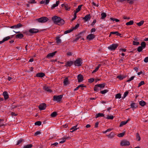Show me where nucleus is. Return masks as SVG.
I'll return each mask as SVG.
<instances>
[{
  "instance_id": "obj_33",
  "label": "nucleus",
  "mask_w": 148,
  "mask_h": 148,
  "mask_svg": "<svg viewBox=\"0 0 148 148\" xmlns=\"http://www.w3.org/2000/svg\"><path fill=\"white\" fill-rule=\"evenodd\" d=\"M61 140H60L59 141V143L61 144L65 142L66 141V138H61Z\"/></svg>"
},
{
  "instance_id": "obj_64",
  "label": "nucleus",
  "mask_w": 148,
  "mask_h": 148,
  "mask_svg": "<svg viewBox=\"0 0 148 148\" xmlns=\"http://www.w3.org/2000/svg\"><path fill=\"white\" fill-rule=\"evenodd\" d=\"M96 20L95 19L92 22V23L91 24V25L92 26H93L94 25V24L96 23Z\"/></svg>"
},
{
  "instance_id": "obj_8",
  "label": "nucleus",
  "mask_w": 148,
  "mask_h": 148,
  "mask_svg": "<svg viewBox=\"0 0 148 148\" xmlns=\"http://www.w3.org/2000/svg\"><path fill=\"white\" fill-rule=\"evenodd\" d=\"M95 37V36L92 34H90L87 36L86 37L87 39L89 40H92Z\"/></svg>"
},
{
  "instance_id": "obj_55",
  "label": "nucleus",
  "mask_w": 148,
  "mask_h": 148,
  "mask_svg": "<svg viewBox=\"0 0 148 148\" xmlns=\"http://www.w3.org/2000/svg\"><path fill=\"white\" fill-rule=\"evenodd\" d=\"M117 77L120 80L123 79L124 78V77L121 75L118 76H117Z\"/></svg>"
},
{
  "instance_id": "obj_12",
  "label": "nucleus",
  "mask_w": 148,
  "mask_h": 148,
  "mask_svg": "<svg viewBox=\"0 0 148 148\" xmlns=\"http://www.w3.org/2000/svg\"><path fill=\"white\" fill-rule=\"evenodd\" d=\"M38 32V30L37 29L33 28L30 29L29 30V32L32 33H35Z\"/></svg>"
},
{
  "instance_id": "obj_1",
  "label": "nucleus",
  "mask_w": 148,
  "mask_h": 148,
  "mask_svg": "<svg viewBox=\"0 0 148 148\" xmlns=\"http://www.w3.org/2000/svg\"><path fill=\"white\" fill-rule=\"evenodd\" d=\"M52 19L55 24L59 25H62L64 23V21L63 19L57 16H53Z\"/></svg>"
},
{
  "instance_id": "obj_48",
  "label": "nucleus",
  "mask_w": 148,
  "mask_h": 148,
  "mask_svg": "<svg viewBox=\"0 0 148 148\" xmlns=\"http://www.w3.org/2000/svg\"><path fill=\"white\" fill-rule=\"evenodd\" d=\"M143 49V48L139 46L137 49V51L138 52H140L142 51Z\"/></svg>"
},
{
  "instance_id": "obj_30",
  "label": "nucleus",
  "mask_w": 148,
  "mask_h": 148,
  "mask_svg": "<svg viewBox=\"0 0 148 148\" xmlns=\"http://www.w3.org/2000/svg\"><path fill=\"white\" fill-rule=\"evenodd\" d=\"M104 115L103 113H99L97 114L96 116V118H97L99 117L104 116Z\"/></svg>"
},
{
  "instance_id": "obj_62",
  "label": "nucleus",
  "mask_w": 148,
  "mask_h": 148,
  "mask_svg": "<svg viewBox=\"0 0 148 148\" xmlns=\"http://www.w3.org/2000/svg\"><path fill=\"white\" fill-rule=\"evenodd\" d=\"M92 4L93 5L96 6V7H98L99 6L98 4H96L94 2H92Z\"/></svg>"
},
{
  "instance_id": "obj_44",
  "label": "nucleus",
  "mask_w": 148,
  "mask_h": 148,
  "mask_svg": "<svg viewBox=\"0 0 148 148\" xmlns=\"http://www.w3.org/2000/svg\"><path fill=\"white\" fill-rule=\"evenodd\" d=\"M144 21H141L137 23V24L139 26H140L142 25L144 23Z\"/></svg>"
},
{
  "instance_id": "obj_34",
  "label": "nucleus",
  "mask_w": 148,
  "mask_h": 148,
  "mask_svg": "<svg viewBox=\"0 0 148 148\" xmlns=\"http://www.w3.org/2000/svg\"><path fill=\"white\" fill-rule=\"evenodd\" d=\"M56 40L57 43L58 44H59L61 42V40L60 39V37H57L56 39Z\"/></svg>"
},
{
  "instance_id": "obj_26",
  "label": "nucleus",
  "mask_w": 148,
  "mask_h": 148,
  "mask_svg": "<svg viewBox=\"0 0 148 148\" xmlns=\"http://www.w3.org/2000/svg\"><path fill=\"white\" fill-rule=\"evenodd\" d=\"M82 5H80L78 6L77 8L76 9V11L75 12V13H77L78 12L81 10Z\"/></svg>"
},
{
  "instance_id": "obj_39",
  "label": "nucleus",
  "mask_w": 148,
  "mask_h": 148,
  "mask_svg": "<svg viewBox=\"0 0 148 148\" xmlns=\"http://www.w3.org/2000/svg\"><path fill=\"white\" fill-rule=\"evenodd\" d=\"M115 97L116 99H120L121 98V95L120 93L117 94L115 95Z\"/></svg>"
},
{
  "instance_id": "obj_57",
  "label": "nucleus",
  "mask_w": 148,
  "mask_h": 148,
  "mask_svg": "<svg viewBox=\"0 0 148 148\" xmlns=\"http://www.w3.org/2000/svg\"><path fill=\"white\" fill-rule=\"evenodd\" d=\"M28 3H35L36 2L35 0H30L28 1Z\"/></svg>"
},
{
  "instance_id": "obj_52",
  "label": "nucleus",
  "mask_w": 148,
  "mask_h": 148,
  "mask_svg": "<svg viewBox=\"0 0 148 148\" xmlns=\"http://www.w3.org/2000/svg\"><path fill=\"white\" fill-rule=\"evenodd\" d=\"M10 38V37L9 36H7V37H5L3 39V40L5 42V41H7V40H9Z\"/></svg>"
},
{
  "instance_id": "obj_21",
  "label": "nucleus",
  "mask_w": 148,
  "mask_h": 148,
  "mask_svg": "<svg viewBox=\"0 0 148 148\" xmlns=\"http://www.w3.org/2000/svg\"><path fill=\"white\" fill-rule=\"evenodd\" d=\"M115 135V134L113 132H111L110 134L107 135L108 138H113Z\"/></svg>"
},
{
  "instance_id": "obj_20",
  "label": "nucleus",
  "mask_w": 148,
  "mask_h": 148,
  "mask_svg": "<svg viewBox=\"0 0 148 148\" xmlns=\"http://www.w3.org/2000/svg\"><path fill=\"white\" fill-rule=\"evenodd\" d=\"M77 125H76L74 126L70 130H72V131H70L71 132H73L75 131L77 129H78V128L77 127Z\"/></svg>"
},
{
  "instance_id": "obj_63",
  "label": "nucleus",
  "mask_w": 148,
  "mask_h": 148,
  "mask_svg": "<svg viewBox=\"0 0 148 148\" xmlns=\"http://www.w3.org/2000/svg\"><path fill=\"white\" fill-rule=\"evenodd\" d=\"M40 134V131H37L34 134V135L35 136H36L37 135H39Z\"/></svg>"
},
{
  "instance_id": "obj_15",
  "label": "nucleus",
  "mask_w": 148,
  "mask_h": 148,
  "mask_svg": "<svg viewBox=\"0 0 148 148\" xmlns=\"http://www.w3.org/2000/svg\"><path fill=\"white\" fill-rule=\"evenodd\" d=\"M73 63V62L72 61H68L66 63L65 66H71Z\"/></svg>"
},
{
  "instance_id": "obj_6",
  "label": "nucleus",
  "mask_w": 148,
  "mask_h": 148,
  "mask_svg": "<svg viewBox=\"0 0 148 148\" xmlns=\"http://www.w3.org/2000/svg\"><path fill=\"white\" fill-rule=\"evenodd\" d=\"M62 97V95H60L57 96H54L53 97V99L54 101L59 102L61 100Z\"/></svg>"
},
{
  "instance_id": "obj_45",
  "label": "nucleus",
  "mask_w": 148,
  "mask_h": 148,
  "mask_svg": "<svg viewBox=\"0 0 148 148\" xmlns=\"http://www.w3.org/2000/svg\"><path fill=\"white\" fill-rule=\"evenodd\" d=\"M79 26V24H77L75 27H72L73 30L76 29H77Z\"/></svg>"
},
{
  "instance_id": "obj_47",
  "label": "nucleus",
  "mask_w": 148,
  "mask_h": 148,
  "mask_svg": "<svg viewBox=\"0 0 148 148\" xmlns=\"http://www.w3.org/2000/svg\"><path fill=\"white\" fill-rule=\"evenodd\" d=\"M64 7L65 8V10H66L69 11L70 8L66 4Z\"/></svg>"
},
{
  "instance_id": "obj_25",
  "label": "nucleus",
  "mask_w": 148,
  "mask_h": 148,
  "mask_svg": "<svg viewBox=\"0 0 148 148\" xmlns=\"http://www.w3.org/2000/svg\"><path fill=\"white\" fill-rule=\"evenodd\" d=\"M130 108H132L133 110L136 108L137 106L136 105V104L134 103H132L130 105Z\"/></svg>"
},
{
  "instance_id": "obj_41",
  "label": "nucleus",
  "mask_w": 148,
  "mask_h": 148,
  "mask_svg": "<svg viewBox=\"0 0 148 148\" xmlns=\"http://www.w3.org/2000/svg\"><path fill=\"white\" fill-rule=\"evenodd\" d=\"M128 91L125 92L124 93L123 96L122 98V99H124L128 95Z\"/></svg>"
},
{
  "instance_id": "obj_49",
  "label": "nucleus",
  "mask_w": 148,
  "mask_h": 148,
  "mask_svg": "<svg viewBox=\"0 0 148 148\" xmlns=\"http://www.w3.org/2000/svg\"><path fill=\"white\" fill-rule=\"evenodd\" d=\"M113 116H107L106 119H113Z\"/></svg>"
},
{
  "instance_id": "obj_53",
  "label": "nucleus",
  "mask_w": 148,
  "mask_h": 148,
  "mask_svg": "<svg viewBox=\"0 0 148 148\" xmlns=\"http://www.w3.org/2000/svg\"><path fill=\"white\" fill-rule=\"evenodd\" d=\"M134 77H135L134 76H133L132 77H130L129 79L127 81V82H129L131 81L132 80H133L134 79Z\"/></svg>"
},
{
  "instance_id": "obj_40",
  "label": "nucleus",
  "mask_w": 148,
  "mask_h": 148,
  "mask_svg": "<svg viewBox=\"0 0 148 148\" xmlns=\"http://www.w3.org/2000/svg\"><path fill=\"white\" fill-rule=\"evenodd\" d=\"M105 86V84H97V86H98V87H99L100 88H104Z\"/></svg>"
},
{
  "instance_id": "obj_19",
  "label": "nucleus",
  "mask_w": 148,
  "mask_h": 148,
  "mask_svg": "<svg viewBox=\"0 0 148 148\" xmlns=\"http://www.w3.org/2000/svg\"><path fill=\"white\" fill-rule=\"evenodd\" d=\"M3 95L5 100H6L8 98V95L7 92H4L3 93Z\"/></svg>"
},
{
  "instance_id": "obj_9",
  "label": "nucleus",
  "mask_w": 148,
  "mask_h": 148,
  "mask_svg": "<svg viewBox=\"0 0 148 148\" xmlns=\"http://www.w3.org/2000/svg\"><path fill=\"white\" fill-rule=\"evenodd\" d=\"M91 16L90 14H87L83 18V19L85 21H89L91 18Z\"/></svg>"
},
{
  "instance_id": "obj_60",
  "label": "nucleus",
  "mask_w": 148,
  "mask_h": 148,
  "mask_svg": "<svg viewBox=\"0 0 148 148\" xmlns=\"http://www.w3.org/2000/svg\"><path fill=\"white\" fill-rule=\"evenodd\" d=\"M144 62L145 63L148 62V57H146L144 59Z\"/></svg>"
},
{
  "instance_id": "obj_35",
  "label": "nucleus",
  "mask_w": 148,
  "mask_h": 148,
  "mask_svg": "<svg viewBox=\"0 0 148 148\" xmlns=\"http://www.w3.org/2000/svg\"><path fill=\"white\" fill-rule=\"evenodd\" d=\"M143 48L144 49L145 48L146 46V43L144 42H143L141 44V46H140Z\"/></svg>"
},
{
  "instance_id": "obj_13",
  "label": "nucleus",
  "mask_w": 148,
  "mask_h": 148,
  "mask_svg": "<svg viewBox=\"0 0 148 148\" xmlns=\"http://www.w3.org/2000/svg\"><path fill=\"white\" fill-rule=\"evenodd\" d=\"M43 89L49 92H52V91L50 89V88L48 86H44L43 87Z\"/></svg>"
},
{
  "instance_id": "obj_56",
  "label": "nucleus",
  "mask_w": 148,
  "mask_h": 148,
  "mask_svg": "<svg viewBox=\"0 0 148 148\" xmlns=\"http://www.w3.org/2000/svg\"><path fill=\"white\" fill-rule=\"evenodd\" d=\"M141 74H143V75H144L145 74V73L144 71H141L137 73V75H140Z\"/></svg>"
},
{
  "instance_id": "obj_46",
  "label": "nucleus",
  "mask_w": 148,
  "mask_h": 148,
  "mask_svg": "<svg viewBox=\"0 0 148 148\" xmlns=\"http://www.w3.org/2000/svg\"><path fill=\"white\" fill-rule=\"evenodd\" d=\"M144 82L143 81H141L140 83H139L138 87H140L142 85H144Z\"/></svg>"
},
{
  "instance_id": "obj_36",
  "label": "nucleus",
  "mask_w": 148,
  "mask_h": 148,
  "mask_svg": "<svg viewBox=\"0 0 148 148\" xmlns=\"http://www.w3.org/2000/svg\"><path fill=\"white\" fill-rule=\"evenodd\" d=\"M136 139L137 140L139 141L140 140V137L138 133L136 134Z\"/></svg>"
},
{
  "instance_id": "obj_14",
  "label": "nucleus",
  "mask_w": 148,
  "mask_h": 148,
  "mask_svg": "<svg viewBox=\"0 0 148 148\" xmlns=\"http://www.w3.org/2000/svg\"><path fill=\"white\" fill-rule=\"evenodd\" d=\"M63 83L64 86H66L69 84V82L67 78H66L64 79Z\"/></svg>"
},
{
  "instance_id": "obj_58",
  "label": "nucleus",
  "mask_w": 148,
  "mask_h": 148,
  "mask_svg": "<svg viewBox=\"0 0 148 148\" xmlns=\"http://www.w3.org/2000/svg\"><path fill=\"white\" fill-rule=\"evenodd\" d=\"M94 80V79L93 78H90L88 79V81L90 83H92Z\"/></svg>"
},
{
  "instance_id": "obj_22",
  "label": "nucleus",
  "mask_w": 148,
  "mask_h": 148,
  "mask_svg": "<svg viewBox=\"0 0 148 148\" xmlns=\"http://www.w3.org/2000/svg\"><path fill=\"white\" fill-rule=\"evenodd\" d=\"M134 40L133 41V45H137L139 44V42L137 41L138 40L136 38L134 39Z\"/></svg>"
},
{
  "instance_id": "obj_3",
  "label": "nucleus",
  "mask_w": 148,
  "mask_h": 148,
  "mask_svg": "<svg viewBox=\"0 0 148 148\" xmlns=\"http://www.w3.org/2000/svg\"><path fill=\"white\" fill-rule=\"evenodd\" d=\"M82 63V60L80 58L77 59L74 62V65L77 66H81Z\"/></svg>"
},
{
  "instance_id": "obj_42",
  "label": "nucleus",
  "mask_w": 148,
  "mask_h": 148,
  "mask_svg": "<svg viewBox=\"0 0 148 148\" xmlns=\"http://www.w3.org/2000/svg\"><path fill=\"white\" fill-rule=\"evenodd\" d=\"M57 114L56 112H54L51 114V116L52 117H55L57 115Z\"/></svg>"
},
{
  "instance_id": "obj_23",
  "label": "nucleus",
  "mask_w": 148,
  "mask_h": 148,
  "mask_svg": "<svg viewBox=\"0 0 148 148\" xmlns=\"http://www.w3.org/2000/svg\"><path fill=\"white\" fill-rule=\"evenodd\" d=\"M16 37L17 38H21L23 37V35L22 34H19L16 35Z\"/></svg>"
},
{
  "instance_id": "obj_24",
  "label": "nucleus",
  "mask_w": 148,
  "mask_h": 148,
  "mask_svg": "<svg viewBox=\"0 0 148 148\" xmlns=\"http://www.w3.org/2000/svg\"><path fill=\"white\" fill-rule=\"evenodd\" d=\"M45 75L44 73H40L36 74V76L39 77H43Z\"/></svg>"
},
{
  "instance_id": "obj_4",
  "label": "nucleus",
  "mask_w": 148,
  "mask_h": 148,
  "mask_svg": "<svg viewBox=\"0 0 148 148\" xmlns=\"http://www.w3.org/2000/svg\"><path fill=\"white\" fill-rule=\"evenodd\" d=\"M118 45L116 44H113L108 47L109 49L110 50H114L118 47Z\"/></svg>"
},
{
  "instance_id": "obj_29",
  "label": "nucleus",
  "mask_w": 148,
  "mask_h": 148,
  "mask_svg": "<svg viewBox=\"0 0 148 148\" xmlns=\"http://www.w3.org/2000/svg\"><path fill=\"white\" fill-rule=\"evenodd\" d=\"M32 145L31 144H29L24 146L23 148H31L32 147Z\"/></svg>"
},
{
  "instance_id": "obj_59",
  "label": "nucleus",
  "mask_w": 148,
  "mask_h": 148,
  "mask_svg": "<svg viewBox=\"0 0 148 148\" xmlns=\"http://www.w3.org/2000/svg\"><path fill=\"white\" fill-rule=\"evenodd\" d=\"M128 3L130 4H132L133 3V0H126Z\"/></svg>"
},
{
  "instance_id": "obj_10",
  "label": "nucleus",
  "mask_w": 148,
  "mask_h": 148,
  "mask_svg": "<svg viewBox=\"0 0 148 148\" xmlns=\"http://www.w3.org/2000/svg\"><path fill=\"white\" fill-rule=\"evenodd\" d=\"M77 78L78 82H81L83 81V77L82 75L79 74L78 75Z\"/></svg>"
},
{
  "instance_id": "obj_31",
  "label": "nucleus",
  "mask_w": 148,
  "mask_h": 148,
  "mask_svg": "<svg viewBox=\"0 0 148 148\" xmlns=\"http://www.w3.org/2000/svg\"><path fill=\"white\" fill-rule=\"evenodd\" d=\"M134 23V21H130L127 22L126 23V25H131L133 24Z\"/></svg>"
},
{
  "instance_id": "obj_27",
  "label": "nucleus",
  "mask_w": 148,
  "mask_h": 148,
  "mask_svg": "<svg viewBox=\"0 0 148 148\" xmlns=\"http://www.w3.org/2000/svg\"><path fill=\"white\" fill-rule=\"evenodd\" d=\"M101 19H104L106 17V14L105 13L103 12L101 14Z\"/></svg>"
},
{
  "instance_id": "obj_38",
  "label": "nucleus",
  "mask_w": 148,
  "mask_h": 148,
  "mask_svg": "<svg viewBox=\"0 0 148 148\" xmlns=\"http://www.w3.org/2000/svg\"><path fill=\"white\" fill-rule=\"evenodd\" d=\"M73 30V29H72V28H71V29L65 31L64 32V34H67L68 33H70Z\"/></svg>"
},
{
  "instance_id": "obj_18",
  "label": "nucleus",
  "mask_w": 148,
  "mask_h": 148,
  "mask_svg": "<svg viewBox=\"0 0 148 148\" xmlns=\"http://www.w3.org/2000/svg\"><path fill=\"white\" fill-rule=\"evenodd\" d=\"M130 119H128L126 121H123L121 122L120 125V127H121L123 126V125H125L126 123H127L128 121H130Z\"/></svg>"
},
{
  "instance_id": "obj_43",
  "label": "nucleus",
  "mask_w": 148,
  "mask_h": 148,
  "mask_svg": "<svg viewBox=\"0 0 148 148\" xmlns=\"http://www.w3.org/2000/svg\"><path fill=\"white\" fill-rule=\"evenodd\" d=\"M108 92V90H101L100 91V92L101 93L103 94H105L106 93H107Z\"/></svg>"
},
{
  "instance_id": "obj_11",
  "label": "nucleus",
  "mask_w": 148,
  "mask_h": 148,
  "mask_svg": "<svg viewBox=\"0 0 148 148\" xmlns=\"http://www.w3.org/2000/svg\"><path fill=\"white\" fill-rule=\"evenodd\" d=\"M22 26V25L20 23L16 25H14L10 27L11 28H19Z\"/></svg>"
},
{
  "instance_id": "obj_7",
  "label": "nucleus",
  "mask_w": 148,
  "mask_h": 148,
  "mask_svg": "<svg viewBox=\"0 0 148 148\" xmlns=\"http://www.w3.org/2000/svg\"><path fill=\"white\" fill-rule=\"evenodd\" d=\"M39 108L40 110H45L46 107V105L45 103H42L39 106Z\"/></svg>"
},
{
  "instance_id": "obj_28",
  "label": "nucleus",
  "mask_w": 148,
  "mask_h": 148,
  "mask_svg": "<svg viewBox=\"0 0 148 148\" xmlns=\"http://www.w3.org/2000/svg\"><path fill=\"white\" fill-rule=\"evenodd\" d=\"M139 103L142 106H143L146 104L145 102L143 100L140 101Z\"/></svg>"
},
{
  "instance_id": "obj_37",
  "label": "nucleus",
  "mask_w": 148,
  "mask_h": 148,
  "mask_svg": "<svg viewBox=\"0 0 148 148\" xmlns=\"http://www.w3.org/2000/svg\"><path fill=\"white\" fill-rule=\"evenodd\" d=\"M100 65V64H99L95 68V69L94 70H93V71L92 72V73H94L96 72L99 68Z\"/></svg>"
},
{
  "instance_id": "obj_2",
  "label": "nucleus",
  "mask_w": 148,
  "mask_h": 148,
  "mask_svg": "<svg viewBox=\"0 0 148 148\" xmlns=\"http://www.w3.org/2000/svg\"><path fill=\"white\" fill-rule=\"evenodd\" d=\"M39 23H44L48 20V19L46 17H42L36 19Z\"/></svg>"
},
{
  "instance_id": "obj_32",
  "label": "nucleus",
  "mask_w": 148,
  "mask_h": 148,
  "mask_svg": "<svg viewBox=\"0 0 148 148\" xmlns=\"http://www.w3.org/2000/svg\"><path fill=\"white\" fill-rule=\"evenodd\" d=\"M115 34L117 36H120L121 35V34L119 33L118 32H111L110 34Z\"/></svg>"
},
{
  "instance_id": "obj_50",
  "label": "nucleus",
  "mask_w": 148,
  "mask_h": 148,
  "mask_svg": "<svg viewBox=\"0 0 148 148\" xmlns=\"http://www.w3.org/2000/svg\"><path fill=\"white\" fill-rule=\"evenodd\" d=\"M125 133L124 132H122L119 134L118 135V136L119 137H122L124 135Z\"/></svg>"
},
{
  "instance_id": "obj_16",
  "label": "nucleus",
  "mask_w": 148,
  "mask_h": 148,
  "mask_svg": "<svg viewBox=\"0 0 148 148\" xmlns=\"http://www.w3.org/2000/svg\"><path fill=\"white\" fill-rule=\"evenodd\" d=\"M60 3V2L59 1H56V3L53 4L51 5V9H53L55 7L58 6Z\"/></svg>"
},
{
  "instance_id": "obj_51",
  "label": "nucleus",
  "mask_w": 148,
  "mask_h": 148,
  "mask_svg": "<svg viewBox=\"0 0 148 148\" xmlns=\"http://www.w3.org/2000/svg\"><path fill=\"white\" fill-rule=\"evenodd\" d=\"M41 124V123L40 121H37L35 123V125H40Z\"/></svg>"
},
{
  "instance_id": "obj_61",
  "label": "nucleus",
  "mask_w": 148,
  "mask_h": 148,
  "mask_svg": "<svg viewBox=\"0 0 148 148\" xmlns=\"http://www.w3.org/2000/svg\"><path fill=\"white\" fill-rule=\"evenodd\" d=\"M78 86L79 87V88H81V89H82L85 86H84V85L83 84L79 85Z\"/></svg>"
},
{
  "instance_id": "obj_17",
  "label": "nucleus",
  "mask_w": 148,
  "mask_h": 148,
  "mask_svg": "<svg viewBox=\"0 0 148 148\" xmlns=\"http://www.w3.org/2000/svg\"><path fill=\"white\" fill-rule=\"evenodd\" d=\"M56 53V52L55 51L52 53H49L47 56V57L48 58H49L51 57H53L55 55Z\"/></svg>"
},
{
  "instance_id": "obj_54",
  "label": "nucleus",
  "mask_w": 148,
  "mask_h": 148,
  "mask_svg": "<svg viewBox=\"0 0 148 148\" xmlns=\"http://www.w3.org/2000/svg\"><path fill=\"white\" fill-rule=\"evenodd\" d=\"M98 87V86H97V84L96 85L94 88V90L95 91H97L99 90Z\"/></svg>"
},
{
  "instance_id": "obj_5",
  "label": "nucleus",
  "mask_w": 148,
  "mask_h": 148,
  "mask_svg": "<svg viewBox=\"0 0 148 148\" xmlns=\"http://www.w3.org/2000/svg\"><path fill=\"white\" fill-rule=\"evenodd\" d=\"M120 144L122 146H128L130 145V143L128 140H123L121 141Z\"/></svg>"
}]
</instances>
